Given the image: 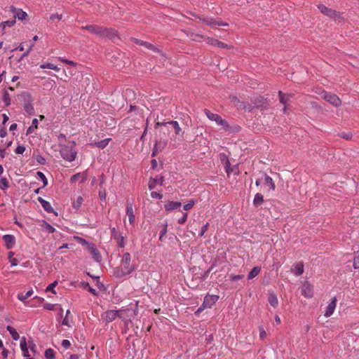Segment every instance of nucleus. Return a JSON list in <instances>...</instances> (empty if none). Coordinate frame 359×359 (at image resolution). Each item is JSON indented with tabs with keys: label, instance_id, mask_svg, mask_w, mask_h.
I'll use <instances>...</instances> for the list:
<instances>
[{
	"label": "nucleus",
	"instance_id": "f257e3e1",
	"mask_svg": "<svg viewBox=\"0 0 359 359\" xmlns=\"http://www.w3.org/2000/svg\"><path fill=\"white\" fill-rule=\"evenodd\" d=\"M82 29L87 30L90 33L95 34L99 38H110L114 39L116 36V31L112 29H107L104 27L95 25H90L86 26L81 27Z\"/></svg>",
	"mask_w": 359,
	"mask_h": 359
},
{
	"label": "nucleus",
	"instance_id": "f03ea898",
	"mask_svg": "<svg viewBox=\"0 0 359 359\" xmlns=\"http://www.w3.org/2000/svg\"><path fill=\"white\" fill-rule=\"evenodd\" d=\"M204 112L210 120L215 121L218 125L223 126L226 131H229L231 128L227 121L223 119L219 114H213L208 109H205Z\"/></svg>",
	"mask_w": 359,
	"mask_h": 359
},
{
	"label": "nucleus",
	"instance_id": "7ed1b4c3",
	"mask_svg": "<svg viewBox=\"0 0 359 359\" xmlns=\"http://www.w3.org/2000/svg\"><path fill=\"white\" fill-rule=\"evenodd\" d=\"M60 152L63 159L69 162L74 161L77 154L73 147L67 146H62Z\"/></svg>",
	"mask_w": 359,
	"mask_h": 359
},
{
	"label": "nucleus",
	"instance_id": "20e7f679",
	"mask_svg": "<svg viewBox=\"0 0 359 359\" xmlns=\"http://www.w3.org/2000/svg\"><path fill=\"white\" fill-rule=\"evenodd\" d=\"M320 95L325 100L335 107H339L341 104L340 98L330 91H320Z\"/></svg>",
	"mask_w": 359,
	"mask_h": 359
},
{
	"label": "nucleus",
	"instance_id": "39448f33",
	"mask_svg": "<svg viewBox=\"0 0 359 359\" xmlns=\"http://www.w3.org/2000/svg\"><path fill=\"white\" fill-rule=\"evenodd\" d=\"M199 20L201 22L206 24L212 28L216 27L217 26H228V23L217 20L212 18H200Z\"/></svg>",
	"mask_w": 359,
	"mask_h": 359
},
{
	"label": "nucleus",
	"instance_id": "423d86ee",
	"mask_svg": "<svg viewBox=\"0 0 359 359\" xmlns=\"http://www.w3.org/2000/svg\"><path fill=\"white\" fill-rule=\"evenodd\" d=\"M132 40L134 41V43H135L137 45L144 46L148 49H150L154 52L160 53L162 59L163 60H165L166 58H165V55L161 53V51L159 49H158L156 47H155L153 44H151L149 42H147V41H142V40H140L137 39H135V38H133Z\"/></svg>",
	"mask_w": 359,
	"mask_h": 359
},
{
	"label": "nucleus",
	"instance_id": "0eeeda50",
	"mask_svg": "<svg viewBox=\"0 0 359 359\" xmlns=\"http://www.w3.org/2000/svg\"><path fill=\"white\" fill-rule=\"evenodd\" d=\"M243 83V86L241 88H249L253 90L262 89L263 84L258 83L256 81L245 77L241 81Z\"/></svg>",
	"mask_w": 359,
	"mask_h": 359
},
{
	"label": "nucleus",
	"instance_id": "6e6552de",
	"mask_svg": "<svg viewBox=\"0 0 359 359\" xmlns=\"http://www.w3.org/2000/svg\"><path fill=\"white\" fill-rule=\"evenodd\" d=\"M217 295H206L204 298L202 306L198 309V311H201L205 308H210L218 300Z\"/></svg>",
	"mask_w": 359,
	"mask_h": 359
},
{
	"label": "nucleus",
	"instance_id": "1a4fd4ad",
	"mask_svg": "<svg viewBox=\"0 0 359 359\" xmlns=\"http://www.w3.org/2000/svg\"><path fill=\"white\" fill-rule=\"evenodd\" d=\"M121 312V310H109L102 314V318L106 323L112 322L118 316V313Z\"/></svg>",
	"mask_w": 359,
	"mask_h": 359
},
{
	"label": "nucleus",
	"instance_id": "9d476101",
	"mask_svg": "<svg viewBox=\"0 0 359 359\" xmlns=\"http://www.w3.org/2000/svg\"><path fill=\"white\" fill-rule=\"evenodd\" d=\"M278 95L280 102L284 105L283 111L285 112L287 109V104L290 102L293 95L289 93H284L283 91H278Z\"/></svg>",
	"mask_w": 359,
	"mask_h": 359
},
{
	"label": "nucleus",
	"instance_id": "9b49d317",
	"mask_svg": "<svg viewBox=\"0 0 359 359\" xmlns=\"http://www.w3.org/2000/svg\"><path fill=\"white\" fill-rule=\"evenodd\" d=\"M9 11L14 15L15 18H17L19 20H26L28 17L26 12L23 11L20 8H16L13 6L9 7Z\"/></svg>",
	"mask_w": 359,
	"mask_h": 359
},
{
	"label": "nucleus",
	"instance_id": "f8f14e48",
	"mask_svg": "<svg viewBox=\"0 0 359 359\" xmlns=\"http://www.w3.org/2000/svg\"><path fill=\"white\" fill-rule=\"evenodd\" d=\"M121 264L122 266L125 267L126 269L130 270L132 272L135 269V267L133 265L130 264V254L129 252H125L123 255L121 259Z\"/></svg>",
	"mask_w": 359,
	"mask_h": 359
},
{
	"label": "nucleus",
	"instance_id": "ddd939ff",
	"mask_svg": "<svg viewBox=\"0 0 359 359\" xmlns=\"http://www.w3.org/2000/svg\"><path fill=\"white\" fill-rule=\"evenodd\" d=\"M88 250L90 252L92 255L93 259L97 262H100L102 259L101 255L98 250L95 248V245L93 243L88 244Z\"/></svg>",
	"mask_w": 359,
	"mask_h": 359
},
{
	"label": "nucleus",
	"instance_id": "4468645a",
	"mask_svg": "<svg viewBox=\"0 0 359 359\" xmlns=\"http://www.w3.org/2000/svg\"><path fill=\"white\" fill-rule=\"evenodd\" d=\"M301 293L303 296L308 298H310L313 296L312 286L308 281H305L304 283Z\"/></svg>",
	"mask_w": 359,
	"mask_h": 359
},
{
	"label": "nucleus",
	"instance_id": "2eb2a0df",
	"mask_svg": "<svg viewBox=\"0 0 359 359\" xmlns=\"http://www.w3.org/2000/svg\"><path fill=\"white\" fill-rule=\"evenodd\" d=\"M37 200L47 212L54 213L55 215H57V212L54 211V209L53 208V207L51 206L50 203L48 201H46L41 196L38 197Z\"/></svg>",
	"mask_w": 359,
	"mask_h": 359
},
{
	"label": "nucleus",
	"instance_id": "dca6fc26",
	"mask_svg": "<svg viewBox=\"0 0 359 359\" xmlns=\"http://www.w3.org/2000/svg\"><path fill=\"white\" fill-rule=\"evenodd\" d=\"M337 301V300L335 297H334L333 298L331 299V301L329 303V304L327 305L326 311L324 313V316L325 317H330L333 314L334 311L336 308Z\"/></svg>",
	"mask_w": 359,
	"mask_h": 359
},
{
	"label": "nucleus",
	"instance_id": "f3484780",
	"mask_svg": "<svg viewBox=\"0 0 359 359\" xmlns=\"http://www.w3.org/2000/svg\"><path fill=\"white\" fill-rule=\"evenodd\" d=\"M318 8L319 11H320V13H322L323 14H324V15H327L328 17L335 18L336 15H337V13H336L335 11L327 8L323 4L318 5Z\"/></svg>",
	"mask_w": 359,
	"mask_h": 359
},
{
	"label": "nucleus",
	"instance_id": "a211bd4d",
	"mask_svg": "<svg viewBox=\"0 0 359 359\" xmlns=\"http://www.w3.org/2000/svg\"><path fill=\"white\" fill-rule=\"evenodd\" d=\"M132 273L130 270L126 269L123 266L116 267L114 270V275L116 278H122Z\"/></svg>",
	"mask_w": 359,
	"mask_h": 359
},
{
	"label": "nucleus",
	"instance_id": "6ab92c4d",
	"mask_svg": "<svg viewBox=\"0 0 359 359\" xmlns=\"http://www.w3.org/2000/svg\"><path fill=\"white\" fill-rule=\"evenodd\" d=\"M126 215L128 217L130 224H133L135 222V217L133 212V203L128 202L126 205Z\"/></svg>",
	"mask_w": 359,
	"mask_h": 359
},
{
	"label": "nucleus",
	"instance_id": "aec40b11",
	"mask_svg": "<svg viewBox=\"0 0 359 359\" xmlns=\"http://www.w3.org/2000/svg\"><path fill=\"white\" fill-rule=\"evenodd\" d=\"M181 205H182V203L179 201H168L165 203L164 207H165V210L166 211L169 212V211H171V210H173L180 208Z\"/></svg>",
	"mask_w": 359,
	"mask_h": 359
},
{
	"label": "nucleus",
	"instance_id": "412c9836",
	"mask_svg": "<svg viewBox=\"0 0 359 359\" xmlns=\"http://www.w3.org/2000/svg\"><path fill=\"white\" fill-rule=\"evenodd\" d=\"M3 240L5 242L8 249L11 248L15 243V237L13 235H4L3 236Z\"/></svg>",
	"mask_w": 359,
	"mask_h": 359
},
{
	"label": "nucleus",
	"instance_id": "4be33fe9",
	"mask_svg": "<svg viewBox=\"0 0 359 359\" xmlns=\"http://www.w3.org/2000/svg\"><path fill=\"white\" fill-rule=\"evenodd\" d=\"M220 159L222 161V162L223 163L224 165V168H225V170H226V172L227 173L228 175H229L230 172L233 171L232 168H231V164H230V162L228 159V158L226 157V155L224 154H221L220 155Z\"/></svg>",
	"mask_w": 359,
	"mask_h": 359
},
{
	"label": "nucleus",
	"instance_id": "5701e85b",
	"mask_svg": "<svg viewBox=\"0 0 359 359\" xmlns=\"http://www.w3.org/2000/svg\"><path fill=\"white\" fill-rule=\"evenodd\" d=\"M165 142L156 141L151 156H155L157 155V154L165 147Z\"/></svg>",
	"mask_w": 359,
	"mask_h": 359
},
{
	"label": "nucleus",
	"instance_id": "b1692460",
	"mask_svg": "<svg viewBox=\"0 0 359 359\" xmlns=\"http://www.w3.org/2000/svg\"><path fill=\"white\" fill-rule=\"evenodd\" d=\"M264 184L266 186L269 187V191H274L276 189V185L271 177L267 175L266 174L264 175Z\"/></svg>",
	"mask_w": 359,
	"mask_h": 359
},
{
	"label": "nucleus",
	"instance_id": "393cba45",
	"mask_svg": "<svg viewBox=\"0 0 359 359\" xmlns=\"http://www.w3.org/2000/svg\"><path fill=\"white\" fill-rule=\"evenodd\" d=\"M293 273L297 276H299L304 273V264L302 262H298L294 265Z\"/></svg>",
	"mask_w": 359,
	"mask_h": 359
},
{
	"label": "nucleus",
	"instance_id": "a878e982",
	"mask_svg": "<svg viewBox=\"0 0 359 359\" xmlns=\"http://www.w3.org/2000/svg\"><path fill=\"white\" fill-rule=\"evenodd\" d=\"M264 202V196L262 194L257 193L255 194L253 199V205L255 207H258L262 205Z\"/></svg>",
	"mask_w": 359,
	"mask_h": 359
},
{
	"label": "nucleus",
	"instance_id": "bb28decb",
	"mask_svg": "<svg viewBox=\"0 0 359 359\" xmlns=\"http://www.w3.org/2000/svg\"><path fill=\"white\" fill-rule=\"evenodd\" d=\"M229 98L231 100V102L234 103L235 106L237 108L245 109V105L244 102H240V100H238V98L237 97L230 95Z\"/></svg>",
	"mask_w": 359,
	"mask_h": 359
},
{
	"label": "nucleus",
	"instance_id": "cd10ccee",
	"mask_svg": "<svg viewBox=\"0 0 359 359\" xmlns=\"http://www.w3.org/2000/svg\"><path fill=\"white\" fill-rule=\"evenodd\" d=\"M268 301L270 305L274 308H276L278 304V298L276 295L273 293L269 294Z\"/></svg>",
	"mask_w": 359,
	"mask_h": 359
},
{
	"label": "nucleus",
	"instance_id": "c85d7f7f",
	"mask_svg": "<svg viewBox=\"0 0 359 359\" xmlns=\"http://www.w3.org/2000/svg\"><path fill=\"white\" fill-rule=\"evenodd\" d=\"M261 268L259 266H255L248 275V279L251 280L256 277L260 272Z\"/></svg>",
	"mask_w": 359,
	"mask_h": 359
},
{
	"label": "nucleus",
	"instance_id": "c756f323",
	"mask_svg": "<svg viewBox=\"0 0 359 359\" xmlns=\"http://www.w3.org/2000/svg\"><path fill=\"white\" fill-rule=\"evenodd\" d=\"M41 226L42 229L50 233H54L55 231V229L46 221H43Z\"/></svg>",
	"mask_w": 359,
	"mask_h": 359
},
{
	"label": "nucleus",
	"instance_id": "7c9ffc66",
	"mask_svg": "<svg viewBox=\"0 0 359 359\" xmlns=\"http://www.w3.org/2000/svg\"><path fill=\"white\" fill-rule=\"evenodd\" d=\"M109 141H110V138H107V139L102 140L100 142H95L93 144V145L100 149H104L108 145Z\"/></svg>",
	"mask_w": 359,
	"mask_h": 359
},
{
	"label": "nucleus",
	"instance_id": "2f4dec72",
	"mask_svg": "<svg viewBox=\"0 0 359 359\" xmlns=\"http://www.w3.org/2000/svg\"><path fill=\"white\" fill-rule=\"evenodd\" d=\"M201 37L202 39H204V41L206 42L207 44L213 46H217V42L219 41L216 39L205 36H201Z\"/></svg>",
	"mask_w": 359,
	"mask_h": 359
},
{
	"label": "nucleus",
	"instance_id": "473e14b6",
	"mask_svg": "<svg viewBox=\"0 0 359 359\" xmlns=\"http://www.w3.org/2000/svg\"><path fill=\"white\" fill-rule=\"evenodd\" d=\"M6 330L9 332V333L11 334V335L12 336V337L14 340L16 341V340L19 339L20 336H19L18 332L15 330V329H14L11 325H8L6 327Z\"/></svg>",
	"mask_w": 359,
	"mask_h": 359
},
{
	"label": "nucleus",
	"instance_id": "72a5a7b5",
	"mask_svg": "<svg viewBox=\"0 0 359 359\" xmlns=\"http://www.w3.org/2000/svg\"><path fill=\"white\" fill-rule=\"evenodd\" d=\"M19 99L22 100V102L24 103H32L33 101L32 97L27 93H22L18 95Z\"/></svg>",
	"mask_w": 359,
	"mask_h": 359
},
{
	"label": "nucleus",
	"instance_id": "f704fd0d",
	"mask_svg": "<svg viewBox=\"0 0 359 359\" xmlns=\"http://www.w3.org/2000/svg\"><path fill=\"white\" fill-rule=\"evenodd\" d=\"M40 67L41 69H46L47 68V69H53V70H55L56 72H59L60 69L56 65H55L54 64L50 63V62L42 64V65H40Z\"/></svg>",
	"mask_w": 359,
	"mask_h": 359
},
{
	"label": "nucleus",
	"instance_id": "c9c22d12",
	"mask_svg": "<svg viewBox=\"0 0 359 359\" xmlns=\"http://www.w3.org/2000/svg\"><path fill=\"white\" fill-rule=\"evenodd\" d=\"M33 294V290H30L29 291H27L25 294H19L18 295V299L21 301V302H24L25 299H27V298H29V297H31Z\"/></svg>",
	"mask_w": 359,
	"mask_h": 359
},
{
	"label": "nucleus",
	"instance_id": "e433bc0d",
	"mask_svg": "<svg viewBox=\"0 0 359 359\" xmlns=\"http://www.w3.org/2000/svg\"><path fill=\"white\" fill-rule=\"evenodd\" d=\"M15 24V20H6L0 23V27L4 31L6 27H13Z\"/></svg>",
	"mask_w": 359,
	"mask_h": 359
},
{
	"label": "nucleus",
	"instance_id": "4c0bfd02",
	"mask_svg": "<svg viewBox=\"0 0 359 359\" xmlns=\"http://www.w3.org/2000/svg\"><path fill=\"white\" fill-rule=\"evenodd\" d=\"M23 107L25 111L29 114H33L34 112L32 103H24Z\"/></svg>",
	"mask_w": 359,
	"mask_h": 359
},
{
	"label": "nucleus",
	"instance_id": "58836bf2",
	"mask_svg": "<svg viewBox=\"0 0 359 359\" xmlns=\"http://www.w3.org/2000/svg\"><path fill=\"white\" fill-rule=\"evenodd\" d=\"M339 136L346 140H351L352 139L353 134L351 132H341L339 134Z\"/></svg>",
	"mask_w": 359,
	"mask_h": 359
},
{
	"label": "nucleus",
	"instance_id": "ea45409f",
	"mask_svg": "<svg viewBox=\"0 0 359 359\" xmlns=\"http://www.w3.org/2000/svg\"><path fill=\"white\" fill-rule=\"evenodd\" d=\"M45 357L47 359H55V355L54 351L51 348L46 349L45 351Z\"/></svg>",
	"mask_w": 359,
	"mask_h": 359
},
{
	"label": "nucleus",
	"instance_id": "a19ab883",
	"mask_svg": "<svg viewBox=\"0 0 359 359\" xmlns=\"http://www.w3.org/2000/svg\"><path fill=\"white\" fill-rule=\"evenodd\" d=\"M9 187L8 181L6 178L2 177L0 179V189L4 190Z\"/></svg>",
	"mask_w": 359,
	"mask_h": 359
},
{
	"label": "nucleus",
	"instance_id": "79ce46f5",
	"mask_svg": "<svg viewBox=\"0 0 359 359\" xmlns=\"http://www.w3.org/2000/svg\"><path fill=\"white\" fill-rule=\"evenodd\" d=\"M168 124H170L173 126V128H175V133L177 135L180 134V132L181 131V128H180V125L177 123V121H170L168 122Z\"/></svg>",
	"mask_w": 359,
	"mask_h": 359
},
{
	"label": "nucleus",
	"instance_id": "37998d69",
	"mask_svg": "<svg viewBox=\"0 0 359 359\" xmlns=\"http://www.w3.org/2000/svg\"><path fill=\"white\" fill-rule=\"evenodd\" d=\"M36 175L42 180L43 187H46L48 184V180L46 179L45 175L41 171H38Z\"/></svg>",
	"mask_w": 359,
	"mask_h": 359
},
{
	"label": "nucleus",
	"instance_id": "c03bdc74",
	"mask_svg": "<svg viewBox=\"0 0 359 359\" xmlns=\"http://www.w3.org/2000/svg\"><path fill=\"white\" fill-rule=\"evenodd\" d=\"M20 348H21L22 351H24L28 349L27 342L26 341V339L24 337H22L20 339Z\"/></svg>",
	"mask_w": 359,
	"mask_h": 359
},
{
	"label": "nucleus",
	"instance_id": "a18cd8bd",
	"mask_svg": "<svg viewBox=\"0 0 359 359\" xmlns=\"http://www.w3.org/2000/svg\"><path fill=\"white\" fill-rule=\"evenodd\" d=\"M3 100L5 102L6 106H8L11 104V98L7 91H5L4 94Z\"/></svg>",
	"mask_w": 359,
	"mask_h": 359
},
{
	"label": "nucleus",
	"instance_id": "49530a36",
	"mask_svg": "<svg viewBox=\"0 0 359 359\" xmlns=\"http://www.w3.org/2000/svg\"><path fill=\"white\" fill-rule=\"evenodd\" d=\"M57 285V281L55 280L54 281L53 283H52L51 284H50L47 287H46V291L48 292H52L53 293L55 294V291L54 290V287Z\"/></svg>",
	"mask_w": 359,
	"mask_h": 359
},
{
	"label": "nucleus",
	"instance_id": "de8ad7c7",
	"mask_svg": "<svg viewBox=\"0 0 359 359\" xmlns=\"http://www.w3.org/2000/svg\"><path fill=\"white\" fill-rule=\"evenodd\" d=\"M70 314V311L69 310H67L66 311V316L65 318L62 320V324L63 325H66V326H68L69 327V318H68V316Z\"/></svg>",
	"mask_w": 359,
	"mask_h": 359
},
{
	"label": "nucleus",
	"instance_id": "09e8293b",
	"mask_svg": "<svg viewBox=\"0 0 359 359\" xmlns=\"http://www.w3.org/2000/svg\"><path fill=\"white\" fill-rule=\"evenodd\" d=\"M195 201L194 200H190L187 203H186L183 208L184 210H189L192 208L194 205Z\"/></svg>",
	"mask_w": 359,
	"mask_h": 359
},
{
	"label": "nucleus",
	"instance_id": "8fccbe9b",
	"mask_svg": "<svg viewBox=\"0 0 359 359\" xmlns=\"http://www.w3.org/2000/svg\"><path fill=\"white\" fill-rule=\"evenodd\" d=\"M82 202H83V198L81 196H79L77 198L76 201H74L73 203L74 208L78 209L81 206Z\"/></svg>",
	"mask_w": 359,
	"mask_h": 359
},
{
	"label": "nucleus",
	"instance_id": "3c124183",
	"mask_svg": "<svg viewBox=\"0 0 359 359\" xmlns=\"http://www.w3.org/2000/svg\"><path fill=\"white\" fill-rule=\"evenodd\" d=\"M217 46L220 48H226V49H231L232 47L231 46L224 43L222 41H218Z\"/></svg>",
	"mask_w": 359,
	"mask_h": 359
},
{
	"label": "nucleus",
	"instance_id": "603ef678",
	"mask_svg": "<svg viewBox=\"0 0 359 359\" xmlns=\"http://www.w3.org/2000/svg\"><path fill=\"white\" fill-rule=\"evenodd\" d=\"M116 240L117 241L118 247L123 248L125 246L124 237L123 236H119L118 239Z\"/></svg>",
	"mask_w": 359,
	"mask_h": 359
},
{
	"label": "nucleus",
	"instance_id": "864d4df0",
	"mask_svg": "<svg viewBox=\"0 0 359 359\" xmlns=\"http://www.w3.org/2000/svg\"><path fill=\"white\" fill-rule=\"evenodd\" d=\"M111 237H112L114 239H115V240H116V239H118V238L119 236H121V235H118V232H117L116 229L114 227H113V228H111Z\"/></svg>",
	"mask_w": 359,
	"mask_h": 359
},
{
	"label": "nucleus",
	"instance_id": "5fc2aeb1",
	"mask_svg": "<svg viewBox=\"0 0 359 359\" xmlns=\"http://www.w3.org/2000/svg\"><path fill=\"white\" fill-rule=\"evenodd\" d=\"M25 151V147L23 145H19L15 149V153L18 154H22Z\"/></svg>",
	"mask_w": 359,
	"mask_h": 359
},
{
	"label": "nucleus",
	"instance_id": "6e6d98bb",
	"mask_svg": "<svg viewBox=\"0 0 359 359\" xmlns=\"http://www.w3.org/2000/svg\"><path fill=\"white\" fill-rule=\"evenodd\" d=\"M243 277H244L243 275H234V274L230 275V279H231V280H233V281H236V280H241Z\"/></svg>",
	"mask_w": 359,
	"mask_h": 359
},
{
	"label": "nucleus",
	"instance_id": "4d7b16f0",
	"mask_svg": "<svg viewBox=\"0 0 359 359\" xmlns=\"http://www.w3.org/2000/svg\"><path fill=\"white\" fill-rule=\"evenodd\" d=\"M353 267L355 269H359V252L354 257Z\"/></svg>",
	"mask_w": 359,
	"mask_h": 359
},
{
	"label": "nucleus",
	"instance_id": "13d9d810",
	"mask_svg": "<svg viewBox=\"0 0 359 359\" xmlns=\"http://www.w3.org/2000/svg\"><path fill=\"white\" fill-rule=\"evenodd\" d=\"M156 184H157V179H154V180L151 179V180L149 182V189L150 190L154 189Z\"/></svg>",
	"mask_w": 359,
	"mask_h": 359
},
{
	"label": "nucleus",
	"instance_id": "bf43d9fd",
	"mask_svg": "<svg viewBox=\"0 0 359 359\" xmlns=\"http://www.w3.org/2000/svg\"><path fill=\"white\" fill-rule=\"evenodd\" d=\"M62 15H59L57 13H53L50 16V19L51 20H62Z\"/></svg>",
	"mask_w": 359,
	"mask_h": 359
},
{
	"label": "nucleus",
	"instance_id": "052dcab7",
	"mask_svg": "<svg viewBox=\"0 0 359 359\" xmlns=\"http://www.w3.org/2000/svg\"><path fill=\"white\" fill-rule=\"evenodd\" d=\"M187 218V212H184L183 216L178 219V223L180 224H183L185 223Z\"/></svg>",
	"mask_w": 359,
	"mask_h": 359
},
{
	"label": "nucleus",
	"instance_id": "680f3d73",
	"mask_svg": "<svg viewBox=\"0 0 359 359\" xmlns=\"http://www.w3.org/2000/svg\"><path fill=\"white\" fill-rule=\"evenodd\" d=\"M151 196L152 198H158V199H161L163 198V194H161V193H158L156 191H152L151 193Z\"/></svg>",
	"mask_w": 359,
	"mask_h": 359
},
{
	"label": "nucleus",
	"instance_id": "e2e57ef3",
	"mask_svg": "<svg viewBox=\"0 0 359 359\" xmlns=\"http://www.w3.org/2000/svg\"><path fill=\"white\" fill-rule=\"evenodd\" d=\"M27 346L29 348H30L31 351H35V349H36V345L33 342V341H29L27 342Z\"/></svg>",
	"mask_w": 359,
	"mask_h": 359
},
{
	"label": "nucleus",
	"instance_id": "0e129e2a",
	"mask_svg": "<svg viewBox=\"0 0 359 359\" xmlns=\"http://www.w3.org/2000/svg\"><path fill=\"white\" fill-rule=\"evenodd\" d=\"M43 308L48 311H53L55 309V304L48 303L43 305Z\"/></svg>",
	"mask_w": 359,
	"mask_h": 359
},
{
	"label": "nucleus",
	"instance_id": "69168bd1",
	"mask_svg": "<svg viewBox=\"0 0 359 359\" xmlns=\"http://www.w3.org/2000/svg\"><path fill=\"white\" fill-rule=\"evenodd\" d=\"M62 346L65 348H68L70 346H71V343L69 340L67 339H64L62 340Z\"/></svg>",
	"mask_w": 359,
	"mask_h": 359
},
{
	"label": "nucleus",
	"instance_id": "338daca9",
	"mask_svg": "<svg viewBox=\"0 0 359 359\" xmlns=\"http://www.w3.org/2000/svg\"><path fill=\"white\" fill-rule=\"evenodd\" d=\"M99 196H100V198L102 200V201H104L106 199V192H105V190L103 189V190H100L99 191Z\"/></svg>",
	"mask_w": 359,
	"mask_h": 359
},
{
	"label": "nucleus",
	"instance_id": "774afa93",
	"mask_svg": "<svg viewBox=\"0 0 359 359\" xmlns=\"http://www.w3.org/2000/svg\"><path fill=\"white\" fill-rule=\"evenodd\" d=\"M208 226H209V223H206L205 225H203V226L201 229V233H200L201 236H203L204 235L205 231L208 230Z\"/></svg>",
	"mask_w": 359,
	"mask_h": 359
}]
</instances>
